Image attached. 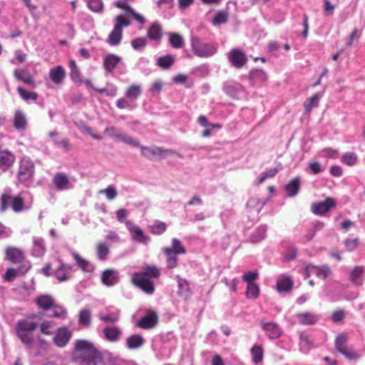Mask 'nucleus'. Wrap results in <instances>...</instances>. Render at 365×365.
<instances>
[{
  "label": "nucleus",
  "mask_w": 365,
  "mask_h": 365,
  "mask_svg": "<svg viewBox=\"0 0 365 365\" xmlns=\"http://www.w3.org/2000/svg\"><path fill=\"white\" fill-rule=\"evenodd\" d=\"M169 43L175 48H180L185 43L182 36L177 33L169 34Z\"/></svg>",
  "instance_id": "3c124183"
},
{
  "label": "nucleus",
  "mask_w": 365,
  "mask_h": 365,
  "mask_svg": "<svg viewBox=\"0 0 365 365\" xmlns=\"http://www.w3.org/2000/svg\"><path fill=\"white\" fill-rule=\"evenodd\" d=\"M13 125L19 131L25 130L28 126L26 113L18 109L15 111L13 119Z\"/></svg>",
  "instance_id": "6ab92c4d"
},
{
  "label": "nucleus",
  "mask_w": 365,
  "mask_h": 365,
  "mask_svg": "<svg viewBox=\"0 0 365 365\" xmlns=\"http://www.w3.org/2000/svg\"><path fill=\"white\" fill-rule=\"evenodd\" d=\"M145 343L144 338L140 334H133L126 339V346L129 349H137Z\"/></svg>",
  "instance_id": "2f4dec72"
},
{
  "label": "nucleus",
  "mask_w": 365,
  "mask_h": 365,
  "mask_svg": "<svg viewBox=\"0 0 365 365\" xmlns=\"http://www.w3.org/2000/svg\"><path fill=\"white\" fill-rule=\"evenodd\" d=\"M10 205L16 212L22 211L24 203L21 195L11 196L9 192L5 191L1 197L0 211L4 212Z\"/></svg>",
  "instance_id": "6e6552de"
},
{
  "label": "nucleus",
  "mask_w": 365,
  "mask_h": 365,
  "mask_svg": "<svg viewBox=\"0 0 365 365\" xmlns=\"http://www.w3.org/2000/svg\"><path fill=\"white\" fill-rule=\"evenodd\" d=\"M259 293V286L255 283H250L247 286L246 296L248 299H255L258 297Z\"/></svg>",
  "instance_id": "5fc2aeb1"
},
{
  "label": "nucleus",
  "mask_w": 365,
  "mask_h": 365,
  "mask_svg": "<svg viewBox=\"0 0 365 365\" xmlns=\"http://www.w3.org/2000/svg\"><path fill=\"white\" fill-rule=\"evenodd\" d=\"M53 184L58 191L67 190L73 187V184L64 173H56L53 178Z\"/></svg>",
  "instance_id": "ddd939ff"
},
{
  "label": "nucleus",
  "mask_w": 365,
  "mask_h": 365,
  "mask_svg": "<svg viewBox=\"0 0 365 365\" xmlns=\"http://www.w3.org/2000/svg\"><path fill=\"white\" fill-rule=\"evenodd\" d=\"M314 347L313 340L307 334H302L299 337V350L304 354H307Z\"/></svg>",
  "instance_id": "473e14b6"
},
{
  "label": "nucleus",
  "mask_w": 365,
  "mask_h": 365,
  "mask_svg": "<svg viewBox=\"0 0 365 365\" xmlns=\"http://www.w3.org/2000/svg\"><path fill=\"white\" fill-rule=\"evenodd\" d=\"M250 353L254 364H257L262 361L264 351L261 346L257 344L254 345L250 350Z\"/></svg>",
  "instance_id": "49530a36"
},
{
  "label": "nucleus",
  "mask_w": 365,
  "mask_h": 365,
  "mask_svg": "<svg viewBox=\"0 0 365 365\" xmlns=\"http://www.w3.org/2000/svg\"><path fill=\"white\" fill-rule=\"evenodd\" d=\"M29 266L26 267L25 270L21 272L20 270V269H19V270H16L15 269H13V268H9L6 272V274H5V276H4V279L6 281H8V282H11L13 281L16 277L17 276L18 274V272H21V273H25L28 271V269H29Z\"/></svg>",
  "instance_id": "0e129e2a"
},
{
  "label": "nucleus",
  "mask_w": 365,
  "mask_h": 365,
  "mask_svg": "<svg viewBox=\"0 0 365 365\" xmlns=\"http://www.w3.org/2000/svg\"><path fill=\"white\" fill-rule=\"evenodd\" d=\"M69 66L71 68V78L75 83L78 84H82L83 80L81 78V74L78 68L76 63L74 60H71L69 61Z\"/></svg>",
  "instance_id": "79ce46f5"
},
{
  "label": "nucleus",
  "mask_w": 365,
  "mask_h": 365,
  "mask_svg": "<svg viewBox=\"0 0 365 365\" xmlns=\"http://www.w3.org/2000/svg\"><path fill=\"white\" fill-rule=\"evenodd\" d=\"M110 252L109 245L106 242H101L96 245V255L99 260L108 259Z\"/></svg>",
  "instance_id": "f704fd0d"
},
{
  "label": "nucleus",
  "mask_w": 365,
  "mask_h": 365,
  "mask_svg": "<svg viewBox=\"0 0 365 365\" xmlns=\"http://www.w3.org/2000/svg\"><path fill=\"white\" fill-rule=\"evenodd\" d=\"M75 351L81 356L83 365H97L102 361L101 352L88 340H77L75 342Z\"/></svg>",
  "instance_id": "f03ea898"
},
{
  "label": "nucleus",
  "mask_w": 365,
  "mask_h": 365,
  "mask_svg": "<svg viewBox=\"0 0 365 365\" xmlns=\"http://www.w3.org/2000/svg\"><path fill=\"white\" fill-rule=\"evenodd\" d=\"M190 44L193 53L200 58H210L214 56L218 49L217 43H207L196 36L191 38Z\"/></svg>",
  "instance_id": "20e7f679"
},
{
  "label": "nucleus",
  "mask_w": 365,
  "mask_h": 365,
  "mask_svg": "<svg viewBox=\"0 0 365 365\" xmlns=\"http://www.w3.org/2000/svg\"><path fill=\"white\" fill-rule=\"evenodd\" d=\"M116 106L119 109H128L133 110L137 107L136 102H133L129 98H120L116 101Z\"/></svg>",
  "instance_id": "09e8293b"
},
{
  "label": "nucleus",
  "mask_w": 365,
  "mask_h": 365,
  "mask_svg": "<svg viewBox=\"0 0 365 365\" xmlns=\"http://www.w3.org/2000/svg\"><path fill=\"white\" fill-rule=\"evenodd\" d=\"M192 72L197 76L205 77L209 74L210 69L207 65L202 64L199 66L193 68Z\"/></svg>",
  "instance_id": "338daca9"
},
{
  "label": "nucleus",
  "mask_w": 365,
  "mask_h": 365,
  "mask_svg": "<svg viewBox=\"0 0 365 365\" xmlns=\"http://www.w3.org/2000/svg\"><path fill=\"white\" fill-rule=\"evenodd\" d=\"M364 272V269L362 266L355 267L350 272L349 279L351 282L356 285H361Z\"/></svg>",
  "instance_id": "c9c22d12"
},
{
  "label": "nucleus",
  "mask_w": 365,
  "mask_h": 365,
  "mask_svg": "<svg viewBox=\"0 0 365 365\" xmlns=\"http://www.w3.org/2000/svg\"><path fill=\"white\" fill-rule=\"evenodd\" d=\"M147 36L150 40L160 41L163 36V31L160 24L157 21L153 23L148 29Z\"/></svg>",
  "instance_id": "7c9ffc66"
},
{
  "label": "nucleus",
  "mask_w": 365,
  "mask_h": 365,
  "mask_svg": "<svg viewBox=\"0 0 365 365\" xmlns=\"http://www.w3.org/2000/svg\"><path fill=\"white\" fill-rule=\"evenodd\" d=\"M159 317L157 312L153 309L146 311L145 315L135 323V326L143 329H151L158 324Z\"/></svg>",
  "instance_id": "9d476101"
},
{
  "label": "nucleus",
  "mask_w": 365,
  "mask_h": 365,
  "mask_svg": "<svg viewBox=\"0 0 365 365\" xmlns=\"http://www.w3.org/2000/svg\"><path fill=\"white\" fill-rule=\"evenodd\" d=\"M160 275V269L156 266L148 265L142 272L133 273L131 282L145 293L153 294L155 292L153 279H158Z\"/></svg>",
  "instance_id": "f257e3e1"
},
{
  "label": "nucleus",
  "mask_w": 365,
  "mask_h": 365,
  "mask_svg": "<svg viewBox=\"0 0 365 365\" xmlns=\"http://www.w3.org/2000/svg\"><path fill=\"white\" fill-rule=\"evenodd\" d=\"M346 341H347V337L345 334H339L336 336V340H335V344H334L335 349L339 352H341V351L345 349V348L347 347L346 346Z\"/></svg>",
  "instance_id": "680f3d73"
},
{
  "label": "nucleus",
  "mask_w": 365,
  "mask_h": 365,
  "mask_svg": "<svg viewBox=\"0 0 365 365\" xmlns=\"http://www.w3.org/2000/svg\"><path fill=\"white\" fill-rule=\"evenodd\" d=\"M358 160V157L354 153H345L341 157V162L348 165H354Z\"/></svg>",
  "instance_id": "13d9d810"
},
{
  "label": "nucleus",
  "mask_w": 365,
  "mask_h": 365,
  "mask_svg": "<svg viewBox=\"0 0 365 365\" xmlns=\"http://www.w3.org/2000/svg\"><path fill=\"white\" fill-rule=\"evenodd\" d=\"M105 339L110 342H116L122 335V331L116 326H107L103 329Z\"/></svg>",
  "instance_id": "5701e85b"
},
{
  "label": "nucleus",
  "mask_w": 365,
  "mask_h": 365,
  "mask_svg": "<svg viewBox=\"0 0 365 365\" xmlns=\"http://www.w3.org/2000/svg\"><path fill=\"white\" fill-rule=\"evenodd\" d=\"M249 79L253 84H258L265 82L267 78V74L262 69L255 68L250 71L249 73Z\"/></svg>",
  "instance_id": "bb28decb"
},
{
  "label": "nucleus",
  "mask_w": 365,
  "mask_h": 365,
  "mask_svg": "<svg viewBox=\"0 0 365 365\" xmlns=\"http://www.w3.org/2000/svg\"><path fill=\"white\" fill-rule=\"evenodd\" d=\"M119 281L118 272L114 269H108L101 274L102 283L108 287L113 286Z\"/></svg>",
  "instance_id": "412c9836"
},
{
  "label": "nucleus",
  "mask_w": 365,
  "mask_h": 365,
  "mask_svg": "<svg viewBox=\"0 0 365 365\" xmlns=\"http://www.w3.org/2000/svg\"><path fill=\"white\" fill-rule=\"evenodd\" d=\"M36 303L39 309L51 311L52 313L48 314V317L62 319L66 317V310L63 307L55 304L54 299L50 295L43 294L39 296L36 298Z\"/></svg>",
  "instance_id": "39448f33"
},
{
  "label": "nucleus",
  "mask_w": 365,
  "mask_h": 365,
  "mask_svg": "<svg viewBox=\"0 0 365 365\" xmlns=\"http://www.w3.org/2000/svg\"><path fill=\"white\" fill-rule=\"evenodd\" d=\"M130 25V21L125 19L123 15H118L115 17V24L112 31L108 37V43L111 46L120 44L123 37V28Z\"/></svg>",
  "instance_id": "423d86ee"
},
{
  "label": "nucleus",
  "mask_w": 365,
  "mask_h": 365,
  "mask_svg": "<svg viewBox=\"0 0 365 365\" xmlns=\"http://www.w3.org/2000/svg\"><path fill=\"white\" fill-rule=\"evenodd\" d=\"M17 91L20 97L25 101H29L30 100L36 101L38 96L37 93L28 91L20 86L17 88Z\"/></svg>",
  "instance_id": "864d4df0"
},
{
  "label": "nucleus",
  "mask_w": 365,
  "mask_h": 365,
  "mask_svg": "<svg viewBox=\"0 0 365 365\" xmlns=\"http://www.w3.org/2000/svg\"><path fill=\"white\" fill-rule=\"evenodd\" d=\"M228 61L236 68H242L247 62L245 52L238 48H233L227 53Z\"/></svg>",
  "instance_id": "f8f14e48"
},
{
  "label": "nucleus",
  "mask_w": 365,
  "mask_h": 365,
  "mask_svg": "<svg viewBox=\"0 0 365 365\" xmlns=\"http://www.w3.org/2000/svg\"><path fill=\"white\" fill-rule=\"evenodd\" d=\"M105 133H107L111 138H114L120 141L122 134L124 133L121 132L118 128L111 126L105 129Z\"/></svg>",
  "instance_id": "774afa93"
},
{
  "label": "nucleus",
  "mask_w": 365,
  "mask_h": 365,
  "mask_svg": "<svg viewBox=\"0 0 365 365\" xmlns=\"http://www.w3.org/2000/svg\"><path fill=\"white\" fill-rule=\"evenodd\" d=\"M17 174L18 181L19 182H26L31 179L34 175V163L29 157H23L19 163Z\"/></svg>",
  "instance_id": "1a4fd4ad"
},
{
  "label": "nucleus",
  "mask_w": 365,
  "mask_h": 365,
  "mask_svg": "<svg viewBox=\"0 0 365 365\" xmlns=\"http://www.w3.org/2000/svg\"><path fill=\"white\" fill-rule=\"evenodd\" d=\"M261 326L270 339H277L282 335V329L274 322H261Z\"/></svg>",
  "instance_id": "a211bd4d"
},
{
  "label": "nucleus",
  "mask_w": 365,
  "mask_h": 365,
  "mask_svg": "<svg viewBox=\"0 0 365 365\" xmlns=\"http://www.w3.org/2000/svg\"><path fill=\"white\" fill-rule=\"evenodd\" d=\"M142 94V87L140 85L132 84L128 87L125 91V96L130 99L133 102H136L137 99Z\"/></svg>",
  "instance_id": "72a5a7b5"
},
{
  "label": "nucleus",
  "mask_w": 365,
  "mask_h": 365,
  "mask_svg": "<svg viewBox=\"0 0 365 365\" xmlns=\"http://www.w3.org/2000/svg\"><path fill=\"white\" fill-rule=\"evenodd\" d=\"M37 327L38 324L36 322L23 319L17 322L15 331L21 341L31 348L34 341L33 332Z\"/></svg>",
  "instance_id": "7ed1b4c3"
},
{
  "label": "nucleus",
  "mask_w": 365,
  "mask_h": 365,
  "mask_svg": "<svg viewBox=\"0 0 365 365\" xmlns=\"http://www.w3.org/2000/svg\"><path fill=\"white\" fill-rule=\"evenodd\" d=\"M78 324L83 327L88 328L91 324V312L90 309H83L78 314Z\"/></svg>",
  "instance_id": "e433bc0d"
},
{
  "label": "nucleus",
  "mask_w": 365,
  "mask_h": 365,
  "mask_svg": "<svg viewBox=\"0 0 365 365\" xmlns=\"http://www.w3.org/2000/svg\"><path fill=\"white\" fill-rule=\"evenodd\" d=\"M49 77L54 83L60 84L66 77V71L62 66L51 68L49 71Z\"/></svg>",
  "instance_id": "b1692460"
},
{
  "label": "nucleus",
  "mask_w": 365,
  "mask_h": 365,
  "mask_svg": "<svg viewBox=\"0 0 365 365\" xmlns=\"http://www.w3.org/2000/svg\"><path fill=\"white\" fill-rule=\"evenodd\" d=\"M99 319L106 323H115L119 320V313H110L108 314H99Z\"/></svg>",
  "instance_id": "69168bd1"
},
{
  "label": "nucleus",
  "mask_w": 365,
  "mask_h": 365,
  "mask_svg": "<svg viewBox=\"0 0 365 365\" xmlns=\"http://www.w3.org/2000/svg\"><path fill=\"white\" fill-rule=\"evenodd\" d=\"M123 16L125 19L132 17L141 24L145 23L144 17L136 13L130 6H128L126 9L124 10V15Z\"/></svg>",
  "instance_id": "6e6d98bb"
},
{
  "label": "nucleus",
  "mask_w": 365,
  "mask_h": 365,
  "mask_svg": "<svg viewBox=\"0 0 365 365\" xmlns=\"http://www.w3.org/2000/svg\"><path fill=\"white\" fill-rule=\"evenodd\" d=\"M150 232L155 235H160L167 230V225L160 220H155L153 224L148 226Z\"/></svg>",
  "instance_id": "a19ab883"
},
{
  "label": "nucleus",
  "mask_w": 365,
  "mask_h": 365,
  "mask_svg": "<svg viewBox=\"0 0 365 365\" xmlns=\"http://www.w3.org/2000/svg\"><path fill=\"white\" fill-rule=\"evenodd\" d=\"M14 77L16 80L22 81L24 83L32 87H36L35 81L28 70L16 69L14 72Z\"/></svg>",
  "instance_id": "4be33fe9"
},
{
  "label": "nucleus",
  "mask_w": 365,
  "mask_h": 365,
  "mask_svg": "<svg viewBox=\"0 0 365 365\" xmlns=\"http://www.w3.org/2000/svg\"><path fill=\"white\" fill-rule=\"evenodd\" d=\"M148 40L145 37H138L131 41V46L135 51L143 50L147 45Z\"/></svg>",
  "instance_id": "bf43d9fd"
},
{
  "label": "nucleus",
  "mask_w": 365,
  "mask_h": 365,
  "mask_svg": "<svg viewBox=\"0 0 365 365\" xmlns=\"http://www.w3.org/2000/svg\"><path fill=\"white\" fill-rule=\"evenodd\" d=\"M267 226L258 227L250 236V240L252 243H257L262 240L266 236Z\"/></svg>",
  "instance_id": "4c0bfd02"
},
{
  "label": "nucleus",
  "mask_w": 365,
  "mask_h": 365,
  "mask_svg": "<svg viewBox=\"0 0 365 365\" xmlns=\"http://www.w3.org/2000/svg\"><path fill=\"white\" fill-rule=\"evenodd\" d=\"M178 287L179 289L178 293L179 296L182 297L184 299H187L190 296V289L188 282L185 279H179L178 280Z\"/></svg>",
  "instance_id": "8fccbe9b"
},
{
  "label": "nucleus",
  "mask_w": 365,
  "mask_h": 365,
  "mask_svg": "<svg viewBox=\"0 0 365 365\" xmlns=\"http://www.w3.org/2000/svg\"><path fill=\"white\" fill-rule=\"evenodd\" d=\"M163 252L167 256V267L168 269H173L177 267L178 264V254L173 252V250L169 249V247L163 248Z\"/></svg>",
  "instance_id": "37998d69"
},
{
  "label": "nucleus",
  "mask_w": 365,
  "mask_h": 365,
  "mask_svg": "<svg viewBox=\"0 0 365 365\" xmlns=\"http://www.w3.org/2000/svg\"><path fill=\"white\" fill-rule=\"evenodd\" d=\"M293 282L290 277H286L277 281L276 288L278 292H287L292 289Z\"/></svg>",
  "instance_id": "de8ad7c7"
},
{
  "label": "nucleus",
  "mask_w": 365,
  "mask_h": 365,
  "mask_svg": "<svg viewBox=\"0 0 365 365\" xmlns=\"http://www.w3.org/2000/svg\"><path fill=\"white\" fill-rule=\"evenodd\" d=\"M125 224L133 241L142 244H147L150 241V237L145 235L143 230L132 221L126 220Z\"/></svg>",
  "instance_id": "9b49d317"
},
{
  "label": "nucleus",
  "mask_w": 365,
  "mask_h": 365,
  "mask_svg": "<svg viewBox=\"0 0 365 365\" xmlns=\"http://www.w3.org/2000/svg\"><path fill=\"white\" fill-rule=\"evenodd\" d=\"M6 258L12 263H19L23 261L24 257L19 249L9 247L6 250Z\"/></svg>",
  "instance_id": "a878e982"
},
{
  "label": "nucleus",
  "mask_w": 365,
  "mask_h": 365,
  "mask_svg": "<svg viewBox=\"0 0 365 365\" xmlns=\"http://www.w3.org/2000/svg\"><path fill=\"white\" fill-rule=\"evenodd\" d=\"M240 88V84L232 82H226L223 85L224 91L232 98H236L238 96Z\"/></svg>",
  "instance_id": "58836bf2"
},
{
  "label": "nucleus",
  "mask_w": 365,
  "mask_h": 365,
  "mask_svg": "<svg viewBox=\"0 0 365 365\" xmlns=\"http://www.w3.org/2000/svg\"><path fill=\"white\" fill-rule=\"evenodd\" d=\"M149 64L150 61L148 58L145 57H141L138 59L136 63V66L145 74L148 75L151 72V69L149 67Z\"/></svg>",
  "instance_id": "4d7b16f0"
},
{
  "label": "nucleus",
  "mask_w": 365,
  "mask_h": 365,
  "mask_svg": "<svg viewBox=\"0 0 365 365\" xmlns=\"http://www.w3.org/2000/svg\"><path fill=\"white\" fill-rule=\"evenodd\" d=\"M16 160L13 153L8 150H0V170L6 171L11 168Z\"/></svg>",
  "instance_id": "dca6fc26"
},
{
  "label": "nucleus",
  "mask_w": 365,
  "mask_h": 365,
  "mask_svg": "<svg viewBox=\"0 0 365 365\" xmlns=\"http://www.w3.org/2000/svg\"><path fill=\"white\" fill-rule=\"evenodd\" d=\"M86 2L88 8L93 12L101 13L104 5L102 0H84Z\"/></svg>",
  "instance_id": "603ef678"
},
{
  "label": "nucleus",
  "mask_w": 365,
  "mask_h": 365,
  "mask_svg": "<svg viewBox=\"0 0 365 365\" xmlns=\"http://www.w3.org/2000/svg\"><path fill=\"white\" fill-rule=\"evenodd\" d=\"M71 266L61 264L55 271L54 274L59 282H63L71 278Z\"/></svg>",
  "instance_id": "393cba45"
},
{
  "label": "nucleus",
  "mask_w": 365,
  "mask_h": 365,
  "mask_svg": "<svg viewBox=\"0 0 365 365\" xmlns=\"http://www.w3.org/2000/svg\"><path fill=\"white\" fill-rule=\"evenodd\" d=\"M170 250H173V252L178 255L185 254L186 252L185 248L181 245L180 241L177 238L172 240V247H169Z\"/></svg>",
  "instance_id": "e2e57ef3"
},
{
  "label": "nucleus",
  "mask_w": 365,
  "mask_h": 365,
  "mask_svg": "<svg viewBox=\"0 0 365 365\" xmlns=\"http://www.w3.org/2000/svg\"><path fill=\"white\" fill-rule=\"evenodd\" d=\"M73 259L82 271L87 272L93 270L92 264L86 259H83L78 254L73 253Z\"/></svg>",
  "instance_id": "a18cd8bd"
},
{
  "label": "nucleus",
  "mask_w": 365,
  "mask_h": 365,
  "mask_svg": "<svg viewBox=\"0 0 365 365\" xmlns=\"http://www.w3.org/2000/svg\"><path fill=\"white\" fill-rule=\"evenodd\" d=\"M121 61V58L115 54L107 55L103 61V66L106 72L112 73L116 66Z\"/></svg>",
  "instance_id": "cd10ccee"
},
{
  "label": "nucleus",
  "mask_w": 365,
  "mask_h": 365,
  "mask_svg": "<svg viewBox=\"0 0 365 365\" xmlns=\"http://www.w3.org/2000/svg\"><path fill=\"white\" fill-rule=\"evenodd\" d=\"M322 97V94L319 93H315L312 98L307 99L304 103L306 113H309L314 107L319 106V101Z\"/></svg>",
  "instance_id": "ea45409f"
},
{
  "label": "nucleus",
  "mask_w": 365,
  "mask_h": 365,
  "mask_svg": "<svg viewBox=\"0 0 365 365\" xmlns=\"http://www.w3.org/2000/svg\"><path fill=\"white\" fill-rule=\"evenodd\" d=\"M336 207V202L331 197H327L323 202L314 203L312 211L318 215H322Z\"/></svg>",
  "instance_id": "4468645a"
},
{
  "label": "nucleus",
  "mask_w": 365,
  "mask_h": 365,
  "mask_svg": "<svg viewBox=\"0 0 365 365\" xmlns=\"http://www.w3.org/2000/svg\"><path fill=\"white\" fill-rule=\"evenodd\" d=\"M46 252L44 240L42 237L33 238L32 255L36 257H42Z\"/></svg>",
  "instance_id": "c85d7f7f"
},
{
  "label": "nucleus",
  "mask_w": 365,
  "mask_h": 365,
  "mask_svg": "<svg viewBox=\"0 0 365 365\" xmlns=\"http://www.w3.org/2000/svg\"><path fill=\"white\" fill-rule=\"evenodd\" d=\"M300 188V177L297 176L290 181L285 186V191L289 197L296 196Z\"/></svg>",
  "instance_id": "c756f323"
},
{
  "label": "nucleus",
  "mask_w": 365,
  "mask_h": 365,
  "mask_svg": "<svg viewBox=\"0 0 365 365\" xmlns=\"http://www.w3.org/2000/svg\"><path fill=\"white\" fill-rule=\"evenodd\" d=\"M299 324L302 325H313L319 320V316L312 312H305L298 313L295 316Z\"/></svg>",
  "instance_id": "aec40b11"
},
{
  "label": "nucleus",
  "mask_w": 365,
  "mask_h": 365,
  "mask_svg": "<svg viewBox=\"0 0 365 365\" xmlns=\"http://www.w3.org/2000/svg\"><path fill=\"white\" fill-rule=\"evenodd\" d=\"M228 19V14L226 11L221 10L216 13L215 17L212 19V24L214 25H218L225 24L227 22Z\"/></svg>",
  "instance_id": "052dcab7"
},
{
  "label": "nucleus",
  "mask_w": 365,
  "mask_h": 365,
  "mask_svg": "<svg viewBox=\"0 0 365 365\" xmlns=\"http://www.w3.org/2000/svg\"><path fill=\"white\" fill-rule=\"evenodd\" d=\"M140 150L141 155L149 160H152L154 158H157L158 159L161 160L164 158L168 154H173L178 157H182L180 153H177L173 149H167L156 145L149 147L141 145Z\"/></svg>",
  "instance_id": "0eeeda50"
},
{
  "label": "nucleus",
  "mask_w": 365,
  "mask_h": 365,
  "mask_svg": "<svg viewBox=\"0 0 365 365\" xmlns=\"http://www.w3.org/2000/svg\"><path fill=\"white\" fill-rule=\"evenodd\" d=\"M306 270L307 272L312 273L317 277L321 278L322 279H327L331 274L330 267L327 264H324L322 266L308 264L306 267Z\"/></svg>",
  "instance_id": "f3484780"
},
{
  "label": "nucleus",
  "mask_w": 365,
  "mask_h": 365,
  "mask_svg": "<svg viewBox=\"0 0 365 365\" xmlns=\"http://www.w3.org/2000/svg\"><path fill=\"white\" fill-rule=\"evenodd\" d=\"M72 336L71 331L66 327H60L53 337L54 344L58 347H64Z\"/></svg>",
  "instance_id": "2eb2a0df"
},
{
  "label": "nucleus",
  "mask_w": 365,
  "mask_h": 365,
  "mask_svg": "<svg viewBox=\"0 0 365 365\" xmlns=\"http://www.w3.org/2000/svg\"><path fill=\"white\" fill-rule=\"evenodd\" d=\"M175 62V58L170 54L160 56L157 59L156 64L163 69H169Z\"/></svg>",
  "instance_id": "c03bdc74"
}]
</instances>
